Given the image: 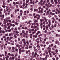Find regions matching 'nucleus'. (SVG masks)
I'll list each match as a JSON object with an SVG mask.
<instances>
[{
	"instance_id": "1",
	"label": "nucleus",
	"mask_w": 60,
	"mask_h": 60,
	"mask_svg": "<svg viewBox=\"0 0 60 60\" xmlns=\"http://www.w3.org/2000/svg\"><path fill=\"white\" fill-rule=\"evenodd\" d=\"M43 19H40V23H42V21H44V20H45V22H47V19H46V18L44 17H42Z\"/></svg>"
},
{
	"instance_id": "2",
	"label": "nucleus",
	"mask_w": 60,
	"mask_h": 60,
	"mask_svg": "<svg viewBox=\"0 0 60 60\" xmlns=\"http://www.w3.org/2000/svg\"><path fill=\"white\" fill-rule=\"evenodd\" d=\"M22 32L23 37H25V35H26V32H25V31L23 30L22 31Z\"/></svg>"
},
{
	"instance_id": "3",
	"label": "nucleus",
	"mask_w": 60,
	"mask_h": 60,
	"mask_svg": "<svg viewBox=\"0 0 60 60\" xmlns=\"http://www.w3.org/2000/svg\"><path fill=\"white\" fill-rule=\"evenodd\" d=\"M54 52H56L55 53H53V55H55V54L57 55V54H58V53H57V52H58V50H57V49H55V50H54Z\"/></svg>"
},
{
	"instance_id": "4",
	"label": "nucleus",
	"mask_w": 60,
	"mask_h": 60,
	"mask_svg": "<svg viewBox=\"0 0 60 60\" xmlns=\"http://www.w3.org/2000/svg\"><path fill=\"white\" fill-rule=\"evenodd\" d=\"M51 25V21L50 20H48V26H50Z\"/></svg>"
},
{
	"instance_id": "5",
	"label": "nucleus",
	"mask_w": 60,
	"mask_h": 60,
	"mask_svg": "<svg viewBox=\"0 0 60 60\" xmlns=\"http://www.w3.org/2000/svg\"><path fill=\"white\" fill-rule=\"evenodd\" d=\"M27 17H25V16H23L22 18V19L23 20H24L27 19Z\"/></svg>"
},
{
	"instance_id": "6",
	"label": "nucleus",
	"mask_w": 60,
	"mask_h": 60,
	"mask_svg": "<svg viewBox=\"0 0 60 60\" xmlns=\"http://www.w3.org/2000/svg\"><path fill=\"white\" fill-rule=\"evenodd\" d=\"M40 17V15H39V14H37L35 16V17L36 18H37V17Z\"/></svg>"
},
{
	"instance_id": "7",
	"label": "nucleus",
	"mask_w": 60,
	"mask_h": 60,
	"mask_svg": "<svg viewBox=\"0 0 60 60\" xmlns=\"http://www.w3.org/2000/svg\"><path fill=\"white\" fill-rule=\"evenodd\" d=\"M26 33H25V35H28V31H26Z\"/></svg>"
},
{
	"instance_id": "8",
	"label": "nucleus",
	"mask_w": 60,
	"mask_h": 60,
	"mask_svg": "<svg viewBox=\"0 0 60 60\" xmlns=\"http://www.w3.org/2000/svg\"><path fill=\"white\" fill-rule=\"evenodd\" d=\"M33 38H37V36L36 35H33Z\"/></svg>"
},
{
	"instance_id": "9",
	"label": "nucleus",
	"mask_w": 60,
	"mask_h": 60,
	"mask_svg": "<svg viewBox=\"0 0 60 60\" xmlns=\"http://www.w3.org/2000/svg\"><path fill=\"white\" fill-rule=\"evenodd\" d=\"M54 2H55V3L56 4H57V0H54Z\"/></svg>"
},
{
	"instance_id": "10",
	"label": "nucleus",
	"mask_w": 60,
	"mask_h": 60,
	"mask_svg": "<svg viewBox=\"0 0 60 60\" xmlns=\"http://www.w3.org/2000/svg\"><path fill=\"white\" fill-rule=\"evenodd\" d=\"M49 56L48 55H46L45 56V58L46 59H47V58Z\"/></svg>"
},
{
	"instance_id": "11",
	"label": "nucleus",
	"mask_w": 60,
	"mask_h": 60,
	"mask_svg": "<svg viewBox=\"0 0 60 60\" xmlns=\"http://www.w3.org/2000/svg\"><path fill=\"white\" fill-rule=\"evenodd\" d=\"M8 54V53L6 51H5V56H7V54Z\"/></svg>"
},
{
	"instance_id": "12",
	"label": "nucleus",
	"mask_w": 60,
	"mask_h": 60,
	"mask_svg": "<svg viewBox=\"0 0 60 60\" xmlns=\"http://www.w3.org/2000/svg\"><path fill=\"white\" fill-rule=\"evenodd\" d=\"M58 42H59V41H58V40H56V41H55V44H57Z\"/></svg>"
},
{
	"instance_id": "13",
	"label": "nucleus",
	"mask_w": 60,
	"mask_h": 60,
	"mask_svg": "<svg viewBox=\"0 0 60 60\" xmlns=\"http://www.w3.org/2000/svg\"><path fill=\"white\" fill-rule=\"evenodd\" d=\"M28 21L29 22L27 23V24H30V23L32 22V21Z\"/></svg>"
},
{
	"instance_id": "14",
	"label": "nucleus",
	"mask_w": 60,
	"mask_h": 60,
	"mask_svg": "<svg viewBox=\"0 0 60 60\" xmlns=\"http://www.w3.org/2000/svg\"><path fill=\"white\" fill-rule=\"evenodd\" d=\"M14 37L15 39H16V38H17V36H16V34H15L14 35Z\"/></svg>"
},
{
	"instance_id": "15",
	"label": "nucleus",
	"mask_w": 60,
	"mask_h": 60,
	"mask_svg": "<svg viewBox=\"0 0 60 60\" xmlns=\"http://www.w3.org/2000/svg\"><path fill=\"white\" fill-rule=\"evenodd\" d=\"M49 13V11H47L46 13V15H48Z\"/></svg>"
},
{
	"instance_id": "16",
	"label": "nucleus",
	"mask_w": 60,
	"mask_h": 60,
	"mask_svg": "<svg viewBox=\"0 0 60 60\" xmlns=\"http://www.w3.org/2000/svg\"><path fill=\"white\" fill-rule=\"evenodd\" d=\"M28 30L29 31V33H30V34H31V29H28Z\"/></svg>"
},
{
	"instance_id": "17",
	"label": "nucleus",
	"mask_w": 60,
	"mask_h": 60,
	"mask_svg": "<svg viewBox=\"0 0 60 60\" xmlns=\"http://www.w3.org/2000/svg\"><path fill=\"white\" fill-rule=\"evenodd\" d=\"M44 5V3H41V6H42L43 5Z\"/></svg>"
},
{
	"instance_id": "18",
	"label": "nucleus",
	"mask_w": 60,
	"mask_h": 60,
	"mask_svg": "<svg viewBox=\"0 0 60 60\" xmlns=\"http://www.w3.org/2000/svg\"><path fill=\"white\" fill-rule=\"evenodd\" d=\"M13 38V37H11L9 39V41H10Z\"/></svg>"
},
{
	"instance_id": "19",
	"label": "nucleus",
	"mask_w": 60,
	"mask_h": 60,
	"mask_svg": "<svg viewBox=\"0 0 60 60\" xmlns=\"http://www.w3.org/2000/svg\"><path fill=\"white\" fill-rule=\"evenodd\" d=\"M37 27V26L36 25L35 26H33V28L34 29L35 28H36Z\"/></svg>"
},
{
	"instance_id": "20",
	"label": "nucleus",
	"mask_w": 60,
	"mask_h": 60,
	"mask_svg": "<svg viewBox=\"0 0 60 60\" xmlns=\"http://www.w3.org/2000/svg\"><path fill=\"white\" fill-rule=\"evenodd\" d=\"M51 2L52 4H54V3L53 2V0H52L51 1Z\"/></svg>"
},
{
	"instance_id": "21",
	"label": "nucleus",
	"mask_w": 60,
	"mask_h": 60,
	"mask_svg": "<svg viewBox=\"0 0 60 60\" xmlns=\"http://www.w3.org/2000/svg\"><path fill=\"white\" fill-rule=\"evenodd\" d=\"M24 45V46H26V41H23Z\"/></svg>"
},
{
	"instance_id": "22",
	"label": "nucleus",
	"mask_w": 60,
	"mask_h": 60,
	"mask_svg": "<svg viewBox=\"0 0 60 60\" xmlns=\"http://www.w3.org/2000/svg\"><path fill=\"white\" fill-rule=\"evenodd\" d=\"M52 19H53V20H53L54 21H55L56 20L53 17L52 18Z\"/></svg>"
},
{
	"instance_id": "23",
	"label": "nucleus",
	"mask_w": 60,
	"mask_h": 60,
	"mask_svg": "<svg viewBox=\"0 0 60 60\" xmlns=\"http://www.w3.org/2000/svg\"><path fill=\"white\" fill-rule=\"evenodd\" d=\"M24 57H25V58H27V57H28V56H24Z\"/></svg>"
},
{
	"instance_id": "24",
	"label": "nucleus",
	"mask_w": 60,
	"mask_h": 60,
	"mask_svg": "<svg viewBox=\"0 0 60 60\" xmlns=\"http://www.w3.org/2000/svg\"><path fill=\"white\" fill-rule=\"evenodd\" d=\"M12 49H13V52H14V51H15V50H14V49H15V48L14 47H13L12 48Z\"/></svg>"
},
{
	"instance_id": "25",
	"label": "nucleus",
	"mask_w": 60,
	"mask_h": 60,
	"mask_svg": "<svg viewBox=\"0 0 60 60\" xmlns=\"http://www.w3.org/2000/svg\"><path fill=\"white\" fill-rule=\"evenodd\" d=\"M29 1V0H26V3H28Z\"/></svg>"
},
{
	"instance_id": "26",
	"label": "nucleus",
	"mask_w": 60,
	"mask_h": 60,
	"mask_svg": "<svg viewBox=\"0 0 60 60\" xmlns=\"http://www.w3.org/2000/svg\"><path fill=\"white\" fill-rule=\"evenodd\" d=\"M39 38L40 42H41V41H42V40H41V37H40Z\"/></svg>"
},
{
	"instance_id": "27",
	"label": "nucleus",
	"mask_w": 60,
	"mask_h": 60,
	"mask_svg": "<svg viewBox=\"0 0 60 60\" xmlns=\"http://www.w3.org/2000/svg\"><path fill=\"white\" fill-rule=\"evenodd\" d=\"M18 56V55L17 54H16L14 56V57L16 58L17 56Z\"/></svg>"
},
{
	"instance_id": "28",
	"label": "nucleus",
	"mask_w": 60,
	"mask_h": 60,
	"mask_svg": "<svg viewBox=\"0 0 60 60\" xmlns=\"http://www.w3.org/2000/svg\"><path fill=\"white\" fill-rule=\"evenodd\" d=\"M2 7H3V8H4L6 7V6H5V5H2Z\"/></svg>"
},
{
	"instance_id": "29",
	"label": "nucleus",
	"mask_w": 60,
	"mask_h": 60,
	"mask_svg": "<svg viewBox=\"0 0 60 60\" xmlns=\"http://www.w3.org/2000/svg\"><path fill=\"white\" fill-rule=\"evenodd\" d=\"M48 15L49 17V18H50L51 16V15H50V14H49Z\"/></svg>"
},
{
	"instance_id": "30",
	"label": "nucleus",
	"mask_w": 60,
	"mask_h": 60,
	"mask_svg": "<svg viewBox=\"0 0 60 60\" xmlns=\"http://www.w3.org/2000/svg\"><path fill=\"white\" fill-rule=\"evenodd\" d=\"M10 42H12L13 43H14V41H13L12 40H11L10 41Z\"/></svg>"
},
{
	"instance_id": "31",
	"label": "nucleus",
	"mask_w": 60,
	"mask_h": 60,
	"mask_svg": "<svg viewBox=\"0 0 60 60\" xmlns=\"http://www.w3.org/2000/svg\"><path fill=\"white\" fill-rule=\"evenodd\" d=\"M4 13H5L6 12V11H5V9H4Z\"/></svg>"
},
{
	"instance_id": "32",
	"label": "nucleus",
	"mask_w": 60,
	"mask_h": 60,
	"mask_svg": "<svg viewBox=\"0 0 60 60\" xmlns=\"http://www.w3.org/2000/svg\"><path fill=\"white\" fill-rule=\"evenodd\" d=\"M36 47L37 48H40V46H39V45H37Z\"/></svg>"
},
{
	"instance_id": "33",
	"label": "nucleus",
	"mask_w": 60,
	"mask_h": 60,
	"mask_svg": "<svg viewBox=\"0 0 60 60\" xmlns=\"http://www.w3.org/2000/svg\"><path fill=\"white\" fill-rule=\"evenodd\" d=\"M14 56V55L13 54H12L11 55V56H12V57Z\"/></svg>"
},
{
	"instance_id": "34",
	"label": "nucleus",
	"mask_w": 60,
	"mask_h": 60,
	"mask_svg": "<svg viewBox=\"0 0 60 60\" xmlns=\"http://www.w3.org/2000/svg\"><path fill=\"white\" fill-rule=\"evenodd\" d=\"M46 0H44L43 2V3H44V4H45V3H46Z\"/></svg>"
},
{
	"instance_id": "35",
	"label": "nucleus",
	"mask_w": 60,
	"mask_h": 60,
	"mask_svg": "<svg viewBox=\"0 0 60 60\" xmlns=\"http://www.w3.org/2000/svg\"><path fill=\"white\" fill-rule=\"evenodd\" d=\"M42 60H47V59L46 58H42Z\"/></svg>"
},
{
	"instance_id": "36",
	"label": "nucleus",
	"mask_w": 60,
	"mask_h": 60,
	"mask_svg": "<svg viewBox=\"0 0 60 60\" xmlns=\"http://www.w3.org/2000/svg\"><path fill=\"white\" fill-rule=\"evenodd\" d=\"M19 3V2H16L15 3V5H16V4H18Z\"/></svg>"
},
{
	"instance_id": "37",
	"label": "nucleus",
	"mask_w": 60,
	"mask_h": 60,
	"mask_svg": "<svg viewBox=\"0 0 60 60\" xmlns=\"http://www.w3.org/2000/svg\"><path fill=\"white\" fill-rule=\"evenodd\" d=\"M9 37H7V40H9Z\"/></svg>"
},
{
	"instance_id": "38",
	"label": "nucleus",
	"mask_w": 60,
	"mask_h": 60,
	"mask_svg": "<svg viewBox=\"0 0 60 60\" xmlns=\"http://www.w3.org/2000/svg\"><path fill=\"white\" fill-rule=\"evenodd\" d=\"M11 17H12V18H14V16L13 15V14H11Z\"/></svg>"
},
{
	"instance_id": "39",
	"label": "nucleus",
	"mask_w": 60,
	"mask_h": 60,
	"mask_svg": "<svg viewBox=\"0 0 60 60\" xmlns=\"http://www.w3.org/2000/svg\"><path fill=\"white\" fill-rule=\"evenodd\" d=\"M46 29H48V25L46 26Z\"/></svg>"
},
{
	"instance_id": "40",
	"label": "nucleus",
	"mask_w": 60,
	"mask_h": 60,
	"mask_svg": "<svg viewBox=\"0 0 60 60\" xmlns=\"http://www.w3.org/2000/svg\"><path fill=\"white\" fill-rule=\"evenodd\" d=\"M38 0H36V1L35 2V3L36 4V3H38Z\"/></svg>"
},
{
	"instance_id": "41",
	"label": "nucleus",
	"mask_w": 60,
	"mask_h": 60,
	"mask_svg": "<svg viewBox=\"0 0 60 60\" xmlns=\"http://www.w3.org/2000/svg\"><path fill=\"white\" fill-rule=\"evenodd\" d=\"M18 29L19 30H20L21 29V28H20V27H18Z\"/></svg>"
},
{
	"instance_id": "42",
	"label": "nucleus",
	"mask_w": 60,
	"mask_h": 60,
	"mask_svg": "<svg viewBox=\"0 0 60 60\" xmlns=\"http://www.w3.org/2000/svg\"><path fill=\"white\" fill-rule=\"evenodd\" d=\"M16 10L17 12V11H19V9H16Z\"/></svg>"
},
{
	"instance_id": "43",
	"label": "nucleus",
	"mask_w": 60,
	"mask_h": 60,
	"mask_svg": "<svg viewBox=\"0 0 60 60\" xmlns=\"http://www.w3.org/2000/svg\"><path fill=\"white\" fill-rule=\"evenodd\" d=\"M32 48V46H30V45L29 46V49H31V48Z\"/></svg>"
},
{
	"instance_id": "44",
	"label": "nucleus",
	"mask_w": 60,
	"mask_h": 60,
	"mask_svg": "<svg viewBox=\"0 0 60 60\" xmlns=\"http://www.w3.org/2000/svg\"><path fill=\"white\" fill-rule=\"evenodd\" d=\"M19 43L20 44H22V42L21 41H20L19 42Z\"/></svg>"
},
{
	"instance_id": "45",
	"label": "nucleus",
	"mask_w": 60,
	"mask_h": 60,
	"mask_svg": "<svg viewBox=\"0 0 60 60\" xmlns=\"http://www.w3.org/2000/svg\"><path fill=\"white\" fill-rule=\"evenodd\" d=\"M45 53L46 54H48V52L46 51H45Z\"/></svg>"
},
{
	"instance_id": "46",
	"label": "nucleus",
	"mask_w": 60,
	"mask_h": 60,
	"mask_svg": "<svg viewBox=\"0 0 60 60\" xmlns=\"http://www.w3.org/2000/svg\"><path fill=\"white\" fill-rule=\"evenodd\" d=\"M10 27H10V26H8V29H10Z\"/></svg>"
},
{
	"instance_id": "47",
	"label": "nucleus",
	"mask_w": 60,
	"mask_h": 60,
	"mask_svg": "<svg viewBox=\"0 0 60 60\" xmlns=\"http://www.w3.org/2000/svg\"><path fill=\"white\" fill-rule=\"evenodd\" d=\"M22 51H21V49H19V52H22Z\"/></svg>"
},
{
	"instance_id": "48",
	"label": "nucleus",
	"mask_w": 60,
	"mask_h": 60,
	"mask_svg": "<svg viewBox=\"0 0 60 60\" xmlns=\"http://www.w3.org/2000/svg\"><path fill=\"white\" fill-rule=\"evenodd\" d=\"M38 50L37 49H35L34 50V51H35V52H37L38 51Z\"/></svg>"
},
{
	"instance_id": "49",
	"label": "nucleus",
	"mask_w": 60,
	"mask_h": 60,
	"mask_svg": "<svg viewBox=\"0 0 60 60\" xmlns=\"http://www.w3.org/2000/svg\"><path fill=\"white\" fill-rule=\"evenodd\" d=\"M46 2L47 3H49V0H47L46 1Z\"/></svg>"
},
{
	"instance_id": "50",
	"label": "nucleus",
	"mask_w": 60,
	"mask_h": 60,
	"mask_svg": "<svg viewBox=\"0 0 60 60\" xmlns=\"http://www.w3.org/2000/svg\"><path fill=\"white\" fill-rule=\"evenodd\" d=\"M55 11L56 10H52V12H55Z\"/></svg>"
},
{
	"instance_id": "51",
	"label": "nucleus",
	"mask_w": 60,
	"mask_h": 60,
	"mask_svg": "<svg viewBox=\"0 0 60 60\" xmlns=\"http://www.w3.org/2000/svg\"><path fill=\"white\" fill-rule=\"evenodd\" d=\"M15 50L16 51H17V52H18V49H15Z\"/></svg>"
},
{
	"instance_id": "52",
	"label": "nucleus",
	"mask_w": 60,
	"mask_h": 60,
	"mask_svg": "<svg viewBox=\"0 0 60 60\" xmlns=\"http://www.w3.org/2000/svg\"><path fill=\"white\" fill-rule=\"evenodd\" d=\"M51 27H52V28H54V25H52L51 26Z\"/></svg>"
},
{
	"instance_id": "53",
	"label": "nucleus",
	"mask_w": 60,
	"mask_h": 60,
	"mask_svg": "<svg viewBox=\"0 0 60 60\" xmlns=\"http://www.w3.org/2000/svg\"><path fill=\"white\" fill-rule=\"evenodd\" d=\"M15 6H16V8H19V6H18V5H16Z\"/></svg>"
},
{
	"instance_id": "54",
	"label": "nucleus",
	"mask_w": 60,
	"mask_h": 60,
	"mask_svg": "<svg viewBox=\"0 0 60 60\" xmlns=\"http://www.w3.org/2000/svg\"><path fill=\"white\" fill-rule=\"evenodd\" d=\"M12 60H14V57H12Z\"/></svg>"
},
{
	"instance_id": "55",
	"label": "nucleus",
	"mask_w": 60,
	"mask_h": 60,
	"mask_svg": "<svg viewBox=\"0 0 60 60\" xmlns=\"http://www.w3.org/2000/svg\"><path fill=\"white\" fill-rule=\"evenodd\" d=\"M46 40H47V38H45V39H44V41H46Z\"/></svg>"
},
{
	"instance_id": "56",
	"label": "nucleus",
	"mask_w": 60,
	"mask_h": 60,
	"mask_svg": "<svg viewBox=\"0 0 60 60\" xmlns=\"http://www.w3.org/2000/svg\"><path fill=\"white\" fill-rule=\"evenodd\" d=\"M11 35H12V36H13V35L14 34V33H11Z\"/></svg>"
},
{
	"instance_id": "57",
	"label": "nucleus",
	"mask_w": 60,
	"mask_h": 60,
	"mask_svg": "<svg viewBox=\"0 0 60 60\" xmlns=\"http://www.w3.org/2000/svg\"><path fill=\"white\" fill-rule=\"evenodd\" d=\"M2 18H4V14L2 15Z\"/></svg>"
},
{
	"instance_id": "58",
	"label": "nucleus",
	"mask_w": 60,
	"mask_h": 60,
	"mask_svg": "<svg viewBox=\"0 0 60 60\" xmlns=\"http://www.w3.org/2000/svg\"><path fill=\"white\" fill-rule=\"evenodd\" d=\"M34 33H35V31L34 32H32V34H34Z\"/></svg>"
},
{
	"instance_id": "59",
	"label": "nucleus",
	"mask_w": 60,
	"mask_h": 60,
	"mask_svg": "<svg viewBox=\"0 0 60 60\" xmlns=\"http://www.w3.org/2000/svg\"><path fill=\"white\" fill-rule=\"evenodd\" d=\"M54 16L55 18H57V16H56V15H55Z\"/></svg>"
},
{
	"instance_id": "60",
	"label": "nucleus",
	"mask_w": 60,
	"mask_h": 60,
	"mask_svg": "<svg viewBox=\"0 0 60 60\" xmlns=\"http://www.w3.org/2000/svg\"><path fill=\"white\" fill-rule=\"evenodd\" d=\"M7 56L6 57H7V58H9V55H7V56Z\"/></svg>"
},
{
	"instance_id": "61",
	"label": "nucleus",
	"mask_w": 60,
	"mask_h": 60,
	"mask_svg": "<svg viewBox=\"0 0 60 60\" xmlns=\"http://www.w3.org/2000/svg\"><path fill=\"white\" fill-rule=\"evenodd\" d=\"M30 10L31 11V12H32V11H33V9L32 8H31L30 9Z\"/></svg>"
},
{
	"instance_id": "62",
	"label": "nucleus",
	"mask_w": 60,
	"mask_h": 60,
	"mask_svg": "<svg viewBox=\"0 0 60 60\" xmlns=\"http://www.w3.org/2000/svg\"><path fill=\"white\" fill-rule=\"evenodd\" d=\"M2 33L3 34H4L5 33V32H4V31L3 30L2 31Z\"/></svg>"
},
{
	"instance_id": "63",
	"label": "nucleus",
	"mask_w": 60,
	"mask_h": 60,
	"mask_svg": "<svg viewBox=\"0 0 60 60\" xmlns=\"http://www.w3.org/2000/svg\"><path fill=\"white\" fill-rule=\"evenodd\" d=\"M14 12L15 13H17V11L16 10H15L14 11Z\"/></svg>"
},
{
	"instance_id": "64",
	"label": "nucleus",
	"mask_w": 60,
	"mask_h": 60,
	"mask_svg": "<svg viewBox=\"0 0 60 60\" xmlns=\"http://www.w3.org/2000/svg\"><path fill=\"white\" fill-rule=\"evenodd\" d=\"M26 58H24L23 59V60H26Z\"/></svg>"
}]
</instances>
